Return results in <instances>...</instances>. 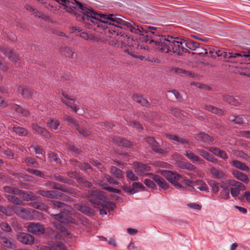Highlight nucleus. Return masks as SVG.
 Instances as JSON below:
<instances>
[{
	"label": "nucleus",
	"instance_id": "26",
	"mask_svg": "<svg viewBox=\"0 0 250 250\" xmlns=\"http://www.w3.org/2000/svg\"><path fill=\"white\" fill-rule=\"evenodd\" d=\"M210 171L213 176L217 179H225L227 176L225 172H224L223 171L220 170L215 167L211 168Z\"/></svg>",
	"mask_w": 250,
	"mask_h": 250
},
{
	"label": "nucleus",
	"instance_id": "34",
	"mask_svg": "<svg viewBox=\"0 0 250 250\" xmlns=\"http://www.w3.org/2000/svg\"><path fill=\"white\" fill-rule=\"evenodd\" d=\"M19 194L22 195V197L23 200L26 201H34L37 200V197L34 196L32 193H28L25 191L21 190Z\"/></svg>",
	"mask_w": 250,
	"mask_h": 250
},
{
	"label": "nucleus",
	"instance_id": "7",
	"mask_svg": "<svg viewBox=\"0 0 250 250\" xmlns=\"http://www.w3.org/2000/svg\"><path fill=\"white\" fill-rule=\"evenodd\" d=\"M101 198V195L97 190H89L87 195L88 201L93 205L95 208H106L108 210H113L116 207V205L112 202L102 203L99 199Z\"/></svg>",
	"mask_w": 250,
	"mask_h": 250
},
{
	"label": "nucleus",
	"instance_id": "5",
	"mask_svg": "<svg viewBox=\"0 0 250 250\" xmlns=\"http://www.w3.org/2000/svg\"><path fill=\"white\" fill-rule=\"evenodd\" d=\"M134 167L135 171L138 175H148L162 188L167 189L168 188V185L164 178L158 175L147 173L150 169V167L148 165L141 163H135Z\"/></svg>",
	"mask_w": 250,
	"mask_h": 250
},
{
	"label": "nucleus",
	"instance_id": "30",
	"mask_svg": "<svg viewBox=\"0 0 250 250\" xmlns=\"http://www.w3.org/2000/svg\"><path fill=\"white\" fill-rule=\"evenodd\" d=\"M233 176L240 181H243L244 183H248L249 182V179L247 175L238 170H234L233 171Z\"/></svg>",
	"mask_w": 250,
	"mask_h": 250
},
{
	"label": "nucleus",
	"instance_id": "50",
	"mask_svg": "<svg viewBox=\"0 0 250 250\" xmlns=\"http://www.w3.org/2000/svg\"><path fill=\"white\" fill-rule=\"evenodd\" d=\"M195 51H196V54L201 56H205L206 55L208 54V49L205 48L202 45H200V43L199 44L198 47H197L196 50Z\"/></svg>",
	"mask_w": 250,
	"mask_h": 250
},
{
	"label": "nucleus",
	"instance_id": "54",
	"mask_svg": "<svg viewBox=\"0 0 250 250\" xmlns=\"http://www.w3.org/2000/svg\"><path fill=\"white\" fill-rule=\"evenodd\" d=\"M132 189H133L135 193L138 191L139 189L144 190L145 187L141 183L134 182L132 185Z\"/></svg>",
	"mask_w": 250,
	"mask_h": 250
},
{
	"label": "nucleus",
	"instance_id": "42",
	"mask_svg": "<svg viewBox=\"0 0 250 250\" xmlns=\"http://www.w3.org/2000/svg\"><path fill=\"white\" fill-rule=\"evenodd\" d=\"M30 205L33 208L41 210L46 211L47 209V206L42 203L35 202L31 203Z\"/></svg>",
	"mask_w": 250,
	"mask_h": 250
},
{
	"label": "nucleus",
	"instance_id": "22",
	"mask_svg": "<svg viewBox=\"0 0 250 250\" xmlns=\"http://www.w3.org/2000/svg\"><path fill=\"white\" fill-rule=\"evenodd\" d=\"M113 142L120 146L129 147L131 146L132 143L120 137L113 138Z\"/></svg>",
	"mask_w": 250,
	"mask_h": 250
},
{
	"label": "nucleus",
	"instance_id": "9",
	"mask_svg": "<svg viewBox=\"0 0 250 250\" xmlns=\"http://www.w3.org/2000/svg\"><path fill=\"white\" fill-rule=\"evenodd\" d=\"M216 55L218 57L223 56L226 59L235 58L237 57H245L246 58L250 57V55L247 54L245 52H242L241 53L227 52L221 50H216L215 56Z\"/></svg>",
	"mask_w": 250,
	"mask_h": 250
},
{
	"label": "nucleus",
	"instance_id": "8",
	"mask_svg": "<svg viewBox=\"0 0 250 250\" xmlns=\"http://www.w3.org/2000/svg\"><path fill=\"white\" fill-rule=\"evenodd\" d=\"M163 174L167 179L177 189H182L184 188L183 186L178 183L181 179V176L172 171L165 170L163 172Z\"/></svg>",
	"mask_w": 250,
	"mask_h": 250
},
{
	"label": "nucleus",
	"instance_id": "14",
	"mask_svg": "<svg viewBox=\"0 0 250 250\" xmlns=\"http://www.w3.org/2000/svg\"><path fill=\"white\" fill-rule=\"evenodd\" d=\"M17 238L19 242L25 245H32L34 242V237L31 234L25 232L18 233Z\"/></svg>",
	"mask_w": 250,
	"mask_h": 250
},
{
	"label": "nucleus",
	"instance_id": "13",
	"mask_svg": "<svg viewBox=\"0 0 250 250\" xmlns=\"http://www.w3.org/2000/svg\"><path fill=\"white\" fill-rule=\"evenodd\" d=\"M62 95L65 99H61V101L67 107L70 108L75 113H77L79 109L75 104H73L71 101H74L75 98L73 96H69L65 91H62Z\"/></svg>",
	"mask_w": 250,
	"mask_h": 250
},
{
	"label": "nucleus",
	"instance_id": "60",
	"mask_svg": "<svg viewBox=\"0 0 250 250\" xmlns=\"http://www.w3.org/2000/svg\"><path fill=\"white\" fill-rule=\"evenodd\" d=\"M126 177L130 180L132 181H137L139 180L138 176L135 175V174L131 170L126 171Z\"/></svg>",
	"mask_w": 250,
	"mask_h": 250
},
{
	"label": "nucleus",
	"instance_id": "61",
	"mask_svg": "<svg viewBox=\"0 0 250 250\" xmlns=\"http://www.w3.org/2000/svg\"><path fill=\"white\" fill-rule=\"evenodd\" d=\"M27 170L29 173L35 175L37 176L42 178L44 177V174L40 170L34 169L32 168H28Z\"/></svg>",
	"mask_w": 250,
	"mask_h": 250
},
{
	"label": "nucleus",
	"instance_id": "29",
	"mask_svg": "<svg viewBox=\"0 0 250 250\" xmlns=\"http://www.w3.org/2000/svg\"><path fill=\"white\" fill-rule=\"evenodd\" d=\"M74 208L86 214H89L92 213V210L89 207L83 204H75L74 205Z\"/></svg>",
	"mask_w": 250,
	"mask_h": 250
},
{
	"label": "nucleus",
	"instance_id": "64",
	"mask_svg": "<svg viewBox=\"0 0 250 250\" xmlns=\"http://www.w3.org/2000/svg\"><path fill=\"white\" fill-rule=\"evenodd\" d=\"M0 228L2 230L6 232H10L12 229L10 225L6 222L0 223Z\"/></svg>",
	"mask_w": 250,
	"mask_h": 250
},
{
	"label": "nucleus",
	"instance_id": "25",
	"mask_svg": "<svg viewBox=\"0 0 250 250\" xmlns=\"http://www.w3.org/2000/svg\"><path fill=\"white\" fill-rule=\"evenodd\" d=\"M208 150L214 155L222 159H226L228 158L226 153L218 148L211 147L209 148Z\"/></svg>",
	"mask_w": 250,
	"mask_h": 250
},
{
	"label": "nucleus",
	"instance_id": "28",
	"mask_svg": "<svg viewBox=\"0 0 250 250\" xmlns=\"http://www.w3.org/2000/svg\"><path fill=\"white\" fill-rule=\"evenodd\" d=\"M133 100L137 103L141 104L142 105L146 107H148L149 103L148 101L139 95H134L133 97Z\"/></svg>",
	"mask_w": 250,
	"mask_h": 250
},
{
	"label": "nucleus",
	"instance_id": "6",
	"mask_svg": "<svg viewBox=\"0 0 250 250\" xmlns=\"http://www.w3.org/2000/svg\"><path fill=\"white\" fill-rule=\"evenodd\" d=\"M143 41L149 44L151 47L155 48V50L165 53L169 52L170 36L167 37L162 36L161 37L155 38V37H149L148 35H145Z\"/></svg>",
	"mask_w": 250,
	"mask_h": 250
},
{
	"label": "nucleus",
	"instance_id": "39",
	"mask_svg": "<svg viewBox=\"0 0 250 250\" xmlns=\"http://www.w3.org/2000/svg\"><path fill=\"white\" fill-rule=\"evenodd\" d=\"M172 71L179 75H185L189 77H193L194 74L190 71H186L182 68L175 67L172 69Z\"/></svg>",
	"mask_w": 250,
	"mask_h": 250
},
{
	"label": "nucleus",
	"instance_id": "12",
	"mask_svg": "<svg viewBox=\"0 0 250 250\" xmlns=\"http://www.w3.org/2000/svg\"><path fill=\"white\" fill-rule=\"evenodd\" d=\"M27 230L35 235H41L44 233L45 228L40 223L32 222L27 227Z\"/></svg>",
	"mask_w": 250,
	"mask_h": 250
},
{
	"label": "nucleus",
	"instance_id": "19",
	"mask_svg": "<svg viewBox=\"0 0 250 250\" xmlns=\"http://www.w3.org/2000/svg\"><path fill=\"white\" fill-rule=\"evenodd\" d=\"M197 152L200 155L207 161L213 163H216L217 162V159L216 158H215L212 155L203 149H198L197 150Z\"/></svg>",
	"mask_w": 250,
	"mask_h": 250
},
{
	"label": "nucleus",
	"instance_id": "38",
	"mask_svg": "<svg viewBox=\"0 0 250 250\" xmlns=\"http://www.w3.org/2000/svg\"><path fill=\"white\" fill-rule=\"evenodd\" d=\"M194 185L200 190L208 191L207 185L201 180H197L194 181Z\"/></svg>",
	"mask_w": 250,
	"mask_h": 250
},
{
	"label": "nucleus",
	"instance_id": "23",
	"mask_svg": "<svg viewBox=\"0 0 250 250\" xmlns=\"http://www.w3.org/2000/svg\"><path fill=\"white\" fill-rule=\"evenodd\" d=\"M184 154L193 163L196 162H199L200 163H202V162H203V160H202L199 156L190 150H186Z\"/></svg>",
	"mask_w": 250,
	"mask_h": 250
},
{
	"label": "nucleus",
	"instance_id": "4",
	"mask_svg": "<svg viewBox=\"0 0 250 250\" xmlns=\"http://www.w3.org/2000/svg\"><path fill=\"white\" fill-rule=\"evenodd\" d=\"M169 52L168 53H177L178 55H181L183 52H188V49L195 50L198 47L199 43L192 40H176L172 36L170 38Z\"/></svg>",
	"mask_w": 250,
	"mask_h": 250
},
{
	"label": "nucleus",
	"instance_id": "57",
	"mask_svg": "<svg viewBox=\"0 0 250 250\" xmlns=\"http://www.w3.org/2000/svg\"><path fill=\"white\" fill-rule=\"evenodd\" d=\"M181 167L183 169H186L189 171H195L196 170V167L192 164L188 162L184 163Z\"/></svg>",
	"mask_w": 250,
	"mask_h": 250
},
{
	"label": "nucleus",
	"instance_id": "63",
	"mask_svg": "<svg viewBox=\"0 0 250 250\" xmlns=\"http://www.w3.org/2000/svg\"><path fill=\"white\" fill-rule=\"evenodd\" d=\"M49 158L51 161L55 162L57 163H59L60 162V159L59 157L54 152H50L49 154Z\"/></svg>",
	"mask_w": 250,
	"mask_h": 250
},
{
	"label": "nucleus",
	"instance_id": "45",
	"mask_svg": "<svg viewBox=\"0 0 250 250\" xmlns=\"http://www.w3.org/2000/svg\"><path fill=\"white\" fill-rule=\"evenodd\" d=\"M3 190L7 193L18 195L20 192V190L13 187L6 186L3 188Z\"/></svg>",
	"mask_w": 250,
	"mask_h": 250
},
{
	"label": "nucleus",
	"instance_id": "40",
	"mask_svg": "<svg viewBox=\"0 0 250 250\" xmlns=\"http://www.w3.org/2000/svg\"><path fill=\"white\" fill-rule=\"evenodd\" d=\"M71 163L72 165H74L76 167H79L84 170L89 171L91 169L90 165L87 163L81 164V163L77 162L75 160H72Z\"/></svg>",
	"mask_w": 250,
	"mask_h": 250
},
{
	"label": "nucleus",
	"instance_id": "49",
	"mask_svg": "<svg viewBox=\"0 0 250 250\" xmlns=\"http://www.w3.org/2000/svg\"><path fill=\"white\" fill-rule=\"evenodd\" d=\"M78 183L82 186L92 188H93L92 184L89 182L86 181L84 178L79 177L77 179Z\"/></svg>",
	"mask_w": 250,
	"mask_h": 250
},
{
	"label": "nucleus",
	"instance_id": "51",
	"mask_svg": "<svg viewBox=\"0 0 250 250\" xmlns=\"http://www.w3.org/2000/svg\"><path fill=\"white\" fill-rule=\"evenodd\" d=\"M63 120L64 121L67 122L69 125H73L75 128L77 126H78V125L79 124L77 121L67 115H65L63 116Z\"/></svg>",
	"mask_w": 250,
	"mask_h": 250
},
{
	"label": "nucleus",
	"instance_id": "62",
	"mask_svg": "<svg viewBox=\"0 0 250 250\" xmlns=\"http://www.w3.org/2000/svg\"><path fill=\"white\" fill-rule=\"evenodd\" d=\"M127 123V125H128L131 126L133 127H136L138 128L139 130H142L143 129L142 126L140 124V123L137 121H126Z\"/></svg>",
	"mask_w": 250,
	"mask_h": 250
},
{
	"label": "nucleus",
	"instance_id": "41",
	"mask_svg": "<svg viewBox=\"0 0 250 250\" xmlns=\"http://www.w3.org/2000/svg\"><path fill=\"white\" fill-rule=\"evenodd\" d=\"M111 172L118 179H122L124 177L123 171L114 166L111 167Z\"/></svg>",
	"mask_w": 250,
	"mask_h": 250
},
{
	"label": "nucleus",
	"instance_id": "58",
	"mask_svg": "<svg viewBox=\"0 0 250 250\" xmlns=\"http://www.w3.org/2000/svg\"><path fill=\"white\" fill-rule=\"evenodd\" d=\"M229 120L239 125L243 124L244 123V119L241 116L236 117L232 116L229 117Z\"/></svg>",
	"mask_w": 250,
	"mask_h": 250
},
{
	"label": "nucleus",
	"instance_id": "21",
	"mask_svg": "<svg viewBox=\"0 0 250 250\" xmlns=\"http://www.w3.org/2000/svg\"><path fill=\"white\" fill-rule=\"evenodd\" d=\"M18 91L24 98L27 99L31 98L33 94L31 90L22 85H20L18 87Z\"/></svg>",
	"mask_w": 250,
	"mask_h": 250
},
{
	"label": "nucleus",
	"instance_id": "18",
	"mask_svg": "<svg viewBox=\"0 0 250 250\" xmlns=\"http://www.w3.org/2000/svg\"><path fill=\"white\" fill-rule=\"evenodd\" d=\"M37 193L43 197L49 198H58L60 195L57 191L55 190H45L40 189L37 191Z\"/></svg>",
	"mask_w": 250,
	"mask_h": 250
},
{
	"label": "nucleus",
	"instance_id": "33",
	"mask_svg": "<svg viewBox=\"0 0 250 250\" xmlns=\"http://www.w3.org/2000/svg\"><path fill=\"white\" fill-rule=\"evenodd\" d=\"M167 138L174 141H176L182 144H188V141L187 139L178 137L174 134H167L166 135Z\"/></svg>",
	"mask_w": 250,
	"mask_h": 250
},
{
	"label": "nucleus",
	"instance_id": "1",
	"mask_svg": "<svg viewBox=\"0 0 250 250\" xmlns=\"http://www.w3.org/2000/svg\"><path fill=\"white\" fill-rule=\"evenodd\" d=\"M66 8L67 11L75 16L77 15V10H80L81 14H78L76 18L79 21H82L85 23L89 24L95 27H101L103 29L109 28V25L112 21L125 23L120 20H113L111 19L112 14L106 15L104 14H98L95 12L92 9L87 8L84 5H83L80 2L76 0L69 1L66 0L65 2L63 5Z\"/></svg>",
	"mask_w": 250,
	"mask_h": 250
},
{
	"label": "nucleus",
	"instance_id": "59",
	"mask_svg": "<svg viewBox=\"0 0 250 250\" xmlns=\"http://www.w3.org/2000/svg\"><path fill=\"white\" fill-rule=\"evenodd\" d=\"M208 184L212 188V190L214 193H217L219 191V186L215 181L210 180L208 181Z\"/></svg>",
	"mask_w": 250,
	"mask_h": 250
},
{
	"label": "nucleus",
	"instance_id": "27",
	"mask_svg": "<svg viewBox=\"0 0 250 250\" xmlns=\"http://www.w3.org/2000/svg\"><path fill=\"white\" fill-rule=\"evenodd\" d=\"M12 109L17 113L21 114L22 116L26 117L29 115V111L24 108L16 104H13L12 105Z\"/></svg>",
	"mask_w": 250,
	"mask_h": 250
},
{
	"label": "nucleus",
	"instance_id": "44",
	"mask_svg": "<svg viewBox=\"0 0 250 250\" xmlns=\"http://www.w3.org/2000/svg\"><path fill=\"white\" fill-rule=\"evenodd\" d=\"M72 215H74L75 217H77V219H76L78 222V223L77 224L79 223V222H80L83 225H86L88 224L87 219L85 218L84 217L82 216L80 213L77 212L75 213L73 210Z\"/></svg>",
	"mask_w": 250,
	"mask_h": 250
},
{
	"label": "nucleus",
	"instance_id": "16",
	"mask_svg": "<svg viewBox=\"0 0 250 250\" xmlns=\"http://www.w3.org/2000/svg\"><path fill=\"white\" fill-rule=\"evenodd\" d=\"M0 51L11 61L17 62L18 60V56L15 52L8 47L6 46L2 47L0 48Z\"/></svg>",
	"mask_w": 250,
	"mask_h": 250
},
{
	"label": "nucleus",
	"instance_id": "47",
	"mask_svg": "<svg viewBox=\"0 0 250 250\" xmlns=\"http://www.w3.org/2000/svg\"><path fill=\"white\" fill-rule=\"evenodd\" d=\"M14 132L19 136H25L27 134L26 130L20 126H14L13 128Z\"/></svg>",
	"mask_w": 250,
	"mask_h": 250
},
{
	"label": "nucleus",
	"instance_id": "17",
	"mask_svg": "<svg viewBox=\"0 0 250 250\" xmlns=\"http://www.w3.org/2000/svg\"><path fill=\"white\" fill-rule=\"evenodd\" d=\"M32 129L35 131V133L40 134L42 136L47 138L50 137V133L45 128L39 126L37 124H33L32 125Z\"/></svg>",
	"mask_w": 250,
	"mask_h": 250
},
{
	"label": "nucleus",
	"instance_id": "55",
	"mask_svg": "<svg viewBox=\"0 0 250 250\" xmlns=\"http://www.w3.org/2000/svg\"><path fill=\"white\" fill-rule=\"evenodd\" d=\"M54 179L60 182L67 183L68 184H72L73 182L72 180L67 179L66 178L61 176L60 175H54Z\"/></svg>",
	"mask_w": 250,
	"mask_h": 250
},
{
	"label": "nucleus",
	"instance_id": "2",
	"mask_svg": "<svg viewBox=\"0 0 250 250\" xmlns=\"http://www.w3.org/2000/svg\"><path fill=\"white\" fill-rule=\"evenodd\" d=\"M111 19L113 20H120L124 21L125 23L116 22L112 21L109 24V31L111 33H116L117 35L122 34L121 29L124 28L125 30H128L132 33L137 35L145 36V34H148V32L151 30H156V28L153 26L143 27L142 25L136 23L134 22H128L125 21L117 15H111Z\"/></svg>",
	"mask_w": 250,
	"mask_h": 250
},
{
	"label": "nucleus",
	"instance_id": "11",
	"mask_svg": "<svg viewBox=\"0 0 250 250\" xmlns=\"http://www.w3.org/2000/svg\"><path fill=\"white\" fill-rule=\"evenodd\" d=\"M146 141L152 149L159 154H165L167 151L165 148L160 147L159 144L152 137H147L145 139Z\"/></svg>",
	"mask_w": 250,
	"mask_h": 250
},
{
	"label": "nucleus",
	"instance_id": "35",
	"mask_svg": "<svg viewBox=\"0 0 250 250\" xmlns=\"http://www.w3.org/2000/svg\"><path fill=\"white\" fill-rule=\"evenodd\" d=\"M47 186H52L53 188L60 190L63 192H66L67 193L71 194V190L67 189L65 187H63L61 185L53 182H49L46 184Z\"/></svg>",
	"mask_w": 250,
	"mask_h": 250
},
{
	"label": "nucleus",
	"instance_id": "36",
	"mask_svg": "<svg viewBox=\"0 0 250 250\" xmlns=\"http://www.w3.org/2000/svg\"><path fill=\"white\" fill-rule=\"evenodd\" d=\"M231 163L233 166L242 170L248 171L249 169V167L246 165L239 161L233 160Z\"/></svg>",
	"mask_w": 250,
	"mask_h": 250
},
{
	"label": "nucleus",
	"instance_id": "3",
	"mask_svg": "<svg viewBox=\"0 0 250 250\" xmlns=\"http://www.w3.org/2000/svg\"><path fill=\"white\" fill-rule=\"evenodd\" d=\"M51 204L54 208L57 207L62 209L59 213L51 214V216L55 220L63 224L72 223L77 224L78 223L76 218L71 216L73 211V208L71 207L56 200L51 201Z\"/></svg>",
	"mask_w": 250,
	"mask_h": 250
},
{
	"label": "nucleus",
	"instance_id": "31",
	"mask_svg": "<svg viewBox=\"0 0 250 250\" xmlns=\"http://www.w3.org/2000/svg\"><path fill=\"white\" fill-rule=\"evenodd\" d=\"M197 138L203 142L208 144H210L213 141V139L211 136L204 132H201L197 134Z\"/></svg>",
	"mask_w": 250,
	"mask_h": 250
},
{
	"label": "nucleus",
	"instance_id": "52",
	"mask_svg": "<svg viewBox=\"0 0 250 250\" xmlns=\"http://www.w3.org/2000/svg\"><path fill=\"white\" fill-rule=\"evenodd\" d=\"M62 52L64 54V55L68 58H73V54L74 52L69 47H65L62 50Z\"/></svg>",
	"mask_w": 250,
	"mask_h": 250
},
{
	"label": "nucleus",
	"instance_id": "32",
	"mask_svg": "<svg viewBox=\"0 0 250 250\" xmlns=\"http://www.w3.org/2000/svg\"><path fill=\"white\" fill-rule=\"evenodd\" d=\"M6 198L9 202L15 205L19 206H23L24 205V203L22 200L14 195H7L6 196Z\"/></svg>",
	"mask_w": 250,
	"mask_h": 250
},
{
	"label": "nucleus",
	"instance_id": "53",
	"mask_svg": "<svg viewBox=\"0 0 250 250\" xmlns=\"http://www.w3.org/2000/svg\"><path fill=\"white\" fill-rule=\"evenodd\" d=\"M13 211L12 207L10 208L9 207L0 206V211L7 216L12 215Z\"/></svg>",
	"mask_w": 250,
	"mask_h": 250
},
{
	"label": "nucleus",
	"instance_id": "10",
	"mask_svg": "<svg viewBox=\"0 0 250 250\" xmlns=\"http://www.w3.org/2000/svg\"><path fill=\"white\" fill-rule=\"evenodd\" d=\"M12 209L13 211L20 217L24 219H29L32 216L31 211L21 207L13 206Z\"/></svg>",
	"mask_w": 250,
	"mask_h": 250
},
{
	"label": "nucleus",
	"instance_id": "56",
	"mask_svg": "<svg viewBox=\"0 0 250 250\" xmlns=\"http://www.w3.org/2000/svg\"><path fill=\"white\" fill-rule=\"evenodd\" d=\"M25 163L28 166L33 167H38V163L33 158L30 157L26 158L24 160Z\"/></svg>",
	"mask_w": 250,
	"mask_h": 250
},
{
	"label": "nucleus",
	"instance_id": "43",
	"mask_svg": "<svg viewBox=\"0 0 250 250\" xmlns=\"http://www.w3.org/2000/svg\"><path fill=\"white\" fill-rule=\"evenodd\" d=\"M204 108L208 111L218 115H222L223 113L221 109L210 105H206L204 107Z\"/></svg>",
	"mask_w": 250,
	"mask_h": 250
},
{
	"label": "nucleus",
	"instance_id": "24",
	"mask_svg": "<svg viewBox=\"0 0 250 250\" xmlns=\"http://www.w3.org/2000/svg\"><path fill=\"white\" fill-rule=\"evenodd\" d=\"M44 250H66L64 245L60 242H56L52 245L45 247Z\"/></svg>",
	"mask_w": 250,
	"mask_h": 250
},
{
	"label": "nucleus",
	"instance_id": "37",
	"mask_svg": "<svg viewBox=\"0 0 250 250\" xmlns=\"http://www.w3.org/2000/svg\"><path fill=\"white\" fill-rule=\"evenodd\" d=\"M223 100L234 106H238L240 104L239 102L231 96L227 95H224Z\"/></svg>",
	"mask_w": 250,
	"mask_h": 250
},
{
	"label": "nucleus",
	"instance_id": "20",
	"mask_svg": "<svg viewBox=\"0 0 250 250\" xmlns=\"http://www.w3.org/2000/svg\"><path fill=\"white\" fill-rule=\"evenodd\" d=\"M46 124L47 126L53 131L57 130L61 128L59 121L53 118L49 119L46 122Z\"/></svg>",
	"mask_w": 250,
	"mask_h": 250
},
{
	"label": "nucleus",
	"instance_id": "15",
	"mask_svg": "<svg viewBox=\"0 0 250 250\" xmlns=\"http://www.w3.org/2000/svg\"><path fill=\"white\" fill-rule=\"evenodd\" d=\"M0 244L4 248L15 249L16 248L14 242L6 237L2 232H0Z\"/></svg>",
	"mask_w": 250,
	"mask_h": 250
},
{
	"label": "nucleus",
	"instance_id": "46",
	"mask_svg": "<svg viewBox=\"0 0 250 250\" xmlns=\"http://www.w3.org/2000/svg\"><path fill=\"white\" fill-rule=\"evenodd\" d=\"M75 128L81 135L84 137H87L90 134V131L89 130L84 127L81 126L79 124Z\"/></svg>",
	"mask_w": 250,
	"mask_h": 250
},
{
	"label": "nucleus",
	"instance_id": "48",
	"mask_svg": "<svg viewBox=\"0 0 250 250\" xmlns=\"http://www.w3.org/2000/svg\"><path fill=\"white\" fill-rule=\"evenodd\" d=\"M229 184L232 186H234L235 188H238L241 190H244L245 189V187L243 184L239 182L233 180H229Z\"/></svg>",
	"mask_w": 250,
	"mask_h": 250
}]
</instances>
